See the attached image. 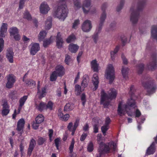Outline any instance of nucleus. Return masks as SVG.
<instances>
[{"label":"nucleus","instance_id":"52","mask_svg":"<svg viewBox=\"0 0 157 157\" xmlns=\"http://www.w3.org/2000/svg\"><path fill=\"white\" fill-rule=\"evenodd\" d=\"M93 144L92 142H90L88 145L87 150L89 152H91L93 150Z\"/></svg>","mask_w":157,"mask_h":157},{"label":"nucleus","instance_id":"33","mask_svg":"<svg viewBox=\"0 0 157 157\" xmlns=\"http://www.w3.org/2000/svg\"><path fill=\"white\" fill-rule=\"evenodd\" d=\"M119 49V46H117L113 51H111L110 52L111 56L112 59L113 60L115 59L116 54L118 51Z\"/></svg>","mask_w":157,"mask_h":157},{"label":"nucleus","instance_id":"13","mask_svg":"<svg viewBox=\"0 0 157 157\" xmlns=\"http://www.w3.org/2000/svg\"><path fill=\"white\" fill-rule=\"evenodd\" d=\"M14 53L11 48H8L6 50V57L8 61L11 63L13 62Z\"/></svg>","mask_w":157,"mask_h":157},{"label":"nucleus","instance_id":"39","mask_svg":"<svg viewBox=\"0 0 157 157\" xmlns=\"http://www.w3.org/2000/svg\"><path fill=\"white\" fill-rule=\"evenodd\" d=\"M75 38V36L73 34H72L68 36L66 41L67 43H70L74 41Z\"/></svg>","mask_w":157,"mask_h":157},{"label":"nucleus","instance_id":"37","mask_svg":"<svg viewBox=\"0 0 157 157\" xmlns=\"http://www.w3.org/2000/svg\"><path fill=\"white\" fill-rule=\"evenodd\" d=\"M10 97L12 99H17L18 97L17 92L15 91L10 92L9 94Z\"/></svg>","mask_w":157,"mask_h":157},{"label":"nucleus","instance_id":"28","mask_svg":"<svg viewBox=\"0 0 157 157\" xmlns=\"http://www.w3.org/2000/svg\"><path fill=\"white\" fill-rule=\"evenodd\" d=\"M151 37L157 40V25H153L151 27Z\"/></svg>","mask_w":157,"mask_h":157},{"label":"nucleus","instance_id":"35","mask_svg":"<svg viewBox=\"0 0 157 157\" xmlns=\"http://www.w3.org/2000/svg\"><path fill=\"white\" fill-rule=\"evenodd\" d=\"M53 103L51 101H49L46 104L45 103V109H49L50 110L53 109Z\"/></svg>","mask_w":157,"mask_h":157},{"label":"nucleus","instance_id":"11","mask_svg":"<svg viewBox=\"0 0 157 157\" xmlns=\"http://www.w3.org/2000/svg\"><path fill=\"white\" fill-rule=\"evenodd\" d=\"M7 82L6 87L8 88H11L13 86L16 81V77L13 74H9L7 76Z\"/></svg>","mask_w":157,"mask_h":157},{"label":"nucleus","instance_id":"64","mask_svg":"<svg viewBox=\"0 0 157 157\" xmlns=\"http://www.w3.org/2000/svg\"><path fill=\"white\" fill-rule=\"evenodd\" d=\"M75 90L79 93H80L81 92V87L79 85H76L75 86Z\"/></svg>","mask_w":157,"mask_h":157},{"label":"nucleus","instance_id":"6","mask_svg":"<svg viewBox=\"0 0 157 157\" xmlns=\"http://www.w3.org/2000/svg\"><path fill=\"white\" fill-rule=\"evenodd\" d=\"M91 0H83L82 6V9L85 13L90 12L91 14H94L96 12L95 8L90 7Z\"/></svg>","mask_w":157,"mask_h":157},{"label":"nucleus","instance_id":"3","mask_svg":"<svg viewBox=\"0 0 157 157\" xmlns=\"http://www.w3.org/2000/svg\"><path fill=\"white\" fill-rule=\"evenodd\" d=\"M101 103L103 105L105 108L107 107L109 105L110 100L116 98L117 92L115 89H111L108 91V95L103 90H101Z\"/></svg>","mask_w":157,"mask_h":157},{"label":"nucleus","instance_id":"15","mask_svg":"<svg viewBox=\"0 0 157 157\" xmlns=\"http://www.w3.org/2000/svg\"><path fill=\"white\" fill-rule=\"evenodd\" d=\"M157 67L156 57L155 55L152 57V59L147 64V67L149 69L152 70L155 69Z\"/></svg>","mask_w":157,"mask_h":157},{"label":"nucleus","instance_id":"27","mask_svg":"<svg viewBox=\"0 0 157 157\" xmlns=\"http://www.w3.org/2000/svg\"><path fill=\"white\" fill-rule=\"evenodd\" d=\"M91 68L95 72H98V71L99 64L96 59L93 60L90 63Z\"/></svg>","mask_w":157,"mask_h":157},{"label":"nucleus","instance_id":"40","mask_svg":"<svg viewBox=\"0 0 157 157\" xmlns=\"http://www.w3.org/2000/svg\"><path fill=\"white\" fill-rule=\"evenodd\" d=\"M52 26V21L51 19L47 20L45 23V28L46 29H49Z\"/></svg>","mask_w":157,"mask_h":157},{"label":"nucleus","instance_id":"26","mask_svg":"<svg viewBox=\"0 0 157 157\" xmlns=\"http://www.w3.org/2000/svg\"><path fill=\"white\" fill-rule=\"evenodd\" d=\"M35 106L36 109L41 112L45 109V103L42 101L39 103L36 102Z\"/></svg>","mask_w":157,"mask_h":157},{"label":"nucleus","instance_id":"58","mask_svg":"<svg viewBox=\"0 0 157 157\" xmlns=\"http://www.w3.org/2000/svg\"><path fill=\"white\" fill-rule=\"evenodd\" d=\"M121 39L123 45H124L126 43L127 41V39L126 37L124 35H122L121 36Z\"/></svg>","mask_w":157,"mask_h":157},{"label":"nucleus","instance_id":"1","mask_svg":"<svg viewBox=\"0 0 157 157\" xmlns=\"http://www.w3.org/2000/svg\"><path fill=\"white\" fill-rule=\"evenodd\" d=\"M135 91L134 87L133 86H131L129 92V94L131 95V99L128 100L126 104L123 105L122 106L121 103H119L117 111L120 116H121L124 115L125 112H128V110H130L131 108H135L136 107L135 100L132 99L133 95Z\"/></svg>","mask_w":157,"mask_h":157},{"label":"nucleus","instance_id":"29","mask_svg":"<svg viewBox=\"0 0 157 157\" xmlns=\"http://www.w3.org/2000/svg\"><path fill=\"white\" fill-rule=\"evenodd\" d=\"M73 3L74 8L75 10L79 9L82 7L80 0H73Z\"/></svg>","mask_w":157,"mask_h":157},{"label":"nucleus","instance_id":"63","mask_svg":"<svg viewBox=\"0 0 157 157\" xmlns=\"http://www.w3.org/2000/svg\"><path fill=\"white\" fill-rule=\"evenodd\" d=\"M81 99L82 101V105H84L86 102V95L85 94H82Z\"/></svg>","mask_w":157,"mask_h":157},{"label":"nucleus","instance_id":"5","mask_svg":"<svg viewBox=\"0 0 157 157\" xmlns=\"http://www.w3.org/2000/svg\"><path fill=\"white\" fill-rule=\"evenodd\" d=\"M106 6V5L105 4H103L102 6L101 9L103 12L101 15L100 20L96 29V32L97 33H100L101 31L103 24L106 18V15L105 12V10Z\"/></svg>","mask_w":157,"mask_h":157},{"label":"nucleus","instance_id":"44","mask_svg":"<svg viewBox=\"0 0 157 157\" xmlns=\"http://www.w3.org/2000/svg\"><path fill=\"white\" fill-rule=\"evenodd\" d=\"M24 18L27 19L29 20H30L31 19V15L28 11H26L24 13Z\"/></svg>","mask_w":157,"mask_h":157},{"label":"nucleus","instance_id":"20","mask_svg":"<svg viewBox=\"0 0 157 157\" xmlns=\"http://www.w3.org/2000/svg\"><path fill=\"white\" fill-rule=\"evenodd\" d=\"M63 41L61 38L60 33H58L56 36V46L58 48H61L63 47Z\"/></svg>","mask_w":157,"mask_h":157},{"label":"nucleus","instance_id":"57","mask_svg":"<svg viewBox=\"0 0 157 157\" xmlns=\"http://www.w3.org/2000/svg\"><path fill=\"white\" fill-rule=\"evenodd\" d=\"M60 142V139L58 138H56L55 140V143L56 146L57 150L59 149V145Z\"/></svg>","mask_w":157,"mask_h":157},{"label":"nucleus","instance_id":"21","mask_svg":"<svg viewBox=\"0 0 157 157\" xmlns=\"http://www.w3.org/2000/svg\"><path fill=\"white\" fill-rule=\"evenodd\" d=\"M156 148L155 142H153L150 146L147 148L146 152V155H147L153 154L155 152Z\"/></svg>","mask_w":157,"mask_h":157},{"label":"nucleus","instance_id":"30","mask_svg":"<svg viewBox=\"0 0 157 157\" xmlns=\"http://www.w3.org/2000/svg\"><path fill=\"white\" fill-rule=\"evenodd\" d=\"M74 107V104L71 103H67L64 107V110L65 111H69L72 110Z\"/></svg>","mask_w":157,"mask_h":157},{"label":"nucleus","instance_id":"42","mask_svg":"<svg viewBox=\"0 0 157 157\" xmlns=\"http://www.w3.org/2000/svg\"><path fill=\"white\" fill-rule=\"evenodd\" d=\"M144 69V65L141 63L137 67V70L139 74L142 73Z\"/></svg>","mask_w":157,"mask_h":157},{"label":"nucleus","instance_id":"7","mask_svg":"<svg viewBox=\"0 0 157 157\" xmlns=\"http://www.w3.org/2000/svg\"><path fill=\"white\" fill-rule=\"evenodd\" d=\"M143 86L147 90V94H150L154 93L156 88L155 84L151 80H145L142 82Z\"/></svg>","mask_w":157,"mask_h":157},{"label":"nucleus","instance_id":"9","mask_svg":"<svg viewBox=\"0 0 157 157\" xmlns=\"http://www.w3.org/2000/svg\"><path fill=\"white\" fill-rule=\"evenodd\" d=\"M114 69L113 65L111 64H108L107 67L105 76L107 79L109 80L110 83L113 82L114 79Z\"/></svg>","mask_w":157,"mask_h":157},{"label":"nucleus","instance_id":"25","mask_svg":"<svg viewBox=\"0 0 157 157\" xmlns=\"http://www.w3.org/2000/svg\"><path fill=\"white\" fill-rule=\"evenodd\" d=\"M5 33L0 30V52H1L4 48V40L3 37L5 36L4 33Z\"/></svg>","mask_w":157,"mask_h":157},{"label":"nucleus","instance_id":"10","mask_svg":"<svg viewBox=\"0 0 157 157\" xmlns=\"http://www.w3.org/2000/svg\"><path fill=\"white\" fill-rule=\"evenodd\" d=\"M92 25L91 22L89 20L85 21L82 24L81 28L82 30L85 32H88L91 29Z\"/></svg>","mask_w":157,"mask_h":157},{"label":"nucleus","instance_id":"43","mask_svg":"<svg viewBox=\"0 0 157 157\" xmlns=\"http://www.w3.org/2000/svg\"><path fill=\"white\" fill-rule=\"evenodd\" d=\"M25 83L27 85L30 86H34L36 84L35 82L31 79L27 80V81H26Z\"/></svg>","mask_w":157,"mask_h":157},{"label":"nucleus","instance_id":"14","mask_svg":"<svg viewBox=\"0 0 157 157\" xmlns=\"http://www.w3.org/2000/svg\"><path fill=\"white\" fill-rule=\"evenodd\" d=\"M50 10V8L46 2H44L41 4L40 6V11L41 13L46 14Z\"/></svg>","mask_w":157,"mask_h":157},{"label":"nucleus","instance_id":"59","mask_svg":"<svg viewBox=\"0 0 157 157\" xmlns=\"http://www.w3.org/2000/svg\"><path fill=\"white\" fill-rule=\"evenodd\" d=\"M72 126L73 123L72 122H70L69 123L67 126L68 129L71 132H73V127H72Z\"/></svg>","mask_w":157,"mask_h":157},{"label":"nucleus","instance_id":"60","mask_svg":"<svg viewBox=\"0 0 157 157\" xmlns=\"http://www.w3.org/2000/svg\"><path fill=\"white\" fill-rule=\"evenodd\" d=\"M69 117L70 116L68 114H66L64 115H63L61 120L64 121H67L69 119Z\"/></svg>","mask_w":157,"mask_h":157},{"label":"nucleus","instance_id":"32","mask_svg":"<svg viewBox=\"0 0 157 157\" xmlns=\"http://www.w3.org/2000/svg\"><path fill=\"white\" fill-rule=\"evenodd\" d=\"M9 31L10 36L11 37L17 33H19L18 29L16 27H13L11 28L10 29Z\"/></svg>","mask_w":157,"mask_h":157},{"label":"nucleus","instance_id":"2","mask_svg":"<svg viewBox=\"0 0 157 157\" xmlns=\"http://www.w3.org/2000/svg\"><path fill=\"white\" fill-rule=\"evenodd\" d=\"M102 137L101 134H98V135L97 141L99 144V147L98 149V154L97 155L96 157H103L104 154L109 152L110 149H113L114 151L116 150L117 145L115 143L111 142L105 144L102 142H100L102 140Z\"/></svg>","mask_w":157,"mask_h":157},{"label":"nucleus","instance_id":"17","mask_svg":"<svg viewBox=\"0 0 157 157\" xmlns=\"http://www.w3.org/2000/svg\"><path fill=\"white\" fill-rule=\"evenodd\" d=\"M25 121L24 119H21L18 121L17 125V130L19 132V133L21 134L23 131L24 128Z\"/></svg>","mask_w":157,"mask_h":157},{"label":"nucleus","instance_id":"49","mask_svg":"<svg viewBox=\"0 0 157 157\" xmlns=\"http://www.w3.org/2000/svg\"><path fill=\"white\" fill-rule=\"evenodd\" d=\"M89 81L88 79L86 78H84L82 83V86L85 87L87 86L88 85Z\"/></svg>","mask_w":157,"mask_h":157},{"label":"nucleus","instance_id":"56","mask_svg":"<svg viewBox=\"0 0 157 157\" xmlns=\"http://www.w3.org/2000/svg\"><path fill=\"white\" fill-rule=\"evenodd\" d=\"M26 0H20L19 2V8L20 9H22L23 8L25 2Z\"/></svg>","mask_w":157,"mask_h":157},{"label":"nucleus","instance_id":"18","mask_svg":"<svg viewBox=\"0 0 157 157\" xmlns=\"http://www.w3.org/2000/svg\"><path fill=\"white\" fill-rule=\"evenodd\" d=\"M56 73L59 76H62L64 74V69L63 66L60 65H58L56 66L55 71Z\"/></svg>","mask_w":157,"mask_h":157},{"label":"nucleus","instance_id":"61","mask_svg":"<svg viewBox=\"0 0 157 157\" xmlns=\"http://www.w3.org/2000/svg\"><path fill=\"white\" fill-rule=\"evenodd\" d=\"M12 37H13L16 40H19L21 39L20 36L18 33H17L14 36H12Z\"/></svg>","mask_w":157,"mask_h":157},{"label":"nucleus","instance_id":"53","mask_svg":"<svg viewBox=\"0 0 157 157\" xmlns=\"http://www.w3.org/2000/svg\"><path fill=\"white\" fill-rule=\"evenodd\" d=\"M51 42L50 39L45 40L44 41L43 46L44 47H47Z\"/></svg>","mask_w":157,"mask_h":157},{"label":"nucleus","instance_id":"4","mask_svg":"<svg viewBox=\"0 0 157 157\" xmlns=\"http://www.w3.org/2000/svg\"><path fill=\"white\" fill-rule=\"evenodd\" d=\"M68 13L67 5L62 4L59 6L53 13V15L59 19L63 21L67 17Z\"/></svg>","mask_w":157,"mask_h":157},{"label":"nucleus","instance_id":"12","mask_svg":"<svg viewBox=\"0 0 157 157\" xmlns=\"http://www.w3.org/2000/svg\"><path fill=\"white\" fill-rule=\"evenodd\" d=\"M30 48V54L34 56L40 50L39 44L36 43H32L29 46Z\"/></svg>","mask_w":157,"mask_h":157},{"label":"nucleus","instance_id":"50","mask_svg":"<svg viewBox=\"0 0 157 157\" xmlns=\"http://www.w3.org/2000/svg\"><path fill=\"white\" fill-rule=\"evenodd\" d=\"M79 23V21L78 19L75 20L73 23L72 28L74 29H77Z\"/></svg>","mask_w":157,"mask_h":157},{"label":"nucleus","instance_id":"51","mask_svg":"<svg viewBox=\"0 0 157 157\" xmlns=\"http://www.w3.org/2000/svg\"><path fill=\"white\" fill-rule=\"evenodd\" d=\"M46 140L45 138L41 137H40L38 138L37 140L38 144L39 145H42Z\"/></svg>","mask_w":157,"mask_h":157},{"label":"nucleus","instance_id":"34","mask_svg":"<svg viewBox=\"0 0 157 157\" xmlns=\"http://www.w3.org/2000/svg\"><path fill=\"white\" fill-rule=\"evenodd\" d=\"M47 34L46 32L45 31H41L38 35V40L39 41H41L46 36Z\"/></svg>","mask_w":157,"mask_h":157},{"label":"nucleus","instance_id":"48","mask_svg":"<svg viewBox=\"0 0 157 157\" xmlns=\"http://www.w3.org/2000/svg\"><path fill=\"white\" fill-rule=\"evenodd\" d=\"M72 60L71 59L70 56L68 55H66L65 56V62L66 63L67 65L69 64V63Z\"/></svg>","mask_w":157,"mask_h":157},{"label":"nucleus","instance_id":"23","mask_svg":"<svg viewBox=\"0 0 157 157\" xmlns=\"http://www.w3.org/2000/svg\"><path fill=\"white\" fill-rule=\"evenodd\" d=\"M92 81L94 86V90H96L98 88L99 83V78L97 74H94V75L92 79Z\"/></svg>","mask_w":157,"mask_h":157},{"label":"nucleus","instance_id":"46","mask_svg":"<svg viewBox=\"0 0 157 157\" xmlns=\"http://www.w3.org/2000/svg\"><path fill=\"white\" fill-rule=\"evenodd\" d=\"M7 24L3 23L1 28L0 31L6 32L7 30Z\"/></svg>","mask_w":157,"mask_h":157},{"label":"nucleus","instance_id":"24","mask_svg":"<svg viewBox=\"0 0 157 157\" xmlns=\"http://www.w3.org/2000/svg\"><path fill=\"white\" fill-rule=\"evenodd\" d=\"M79 47L77 44L71 43L68 46V49L71 53H75L78 50Z\"/></svg>","mask_w":157,"mask_h":157},{"label":"nucleus","instance_id":"19","mask_svg":"<svg viewBox=\"0 0 157 157\" xmlns=\"http://www.w3.org/2000/svg\"><path fill=\"white\" fill-rule=\"evenodd\" d=\"M36 144V141L33 139H31L30 142L27 154L29 156L31 155Z\"/></svg>","mask_w":157,"mask_h":157},{"label":"nucleus","instance_id":"38","mask_svg":"<svg viewBox=\"0 0 157 157\" xmlns=\"http://www.w3.org/2000/svg\"><path fill=\"white\" fill-rule=\"evenodd\" d=\"M28 98V96H24L23 97H21L19 100V105H20L21 106H23L26 100Z\"/></svg>","mask_w":157,"mask_h":157},{"label":"nucleus","instance_id":"45","mask_svg":"<svg viewBox=\"0 0 157 157\" xmlns=\"http://www.w3.org/2000/svg\"><path fill=\"white\" fill-rule=\"evenodd\" d=\"M75 143V140L74 139H73L72 140L71 144L69 147V151H70V153H71L73 152Z\"/></svg>","mask_w":157,"mask_h":157},{"label":"nucleus","instance_id":"55","mask_svg":"<svg viewBox=\"0 0 157 157\" xmlns=\"http://www.w3.org/2000/svg\"><path fill=\"white\" fill-rule=\"evenodd\" d=\"M124 2V0H121L120 1V6L117 7V10L119 11L122 8Z\"/></svg>","mask_w":157,"mask_h":157},{"label":"nucleus","instance_id":"22","mask_svg":"<svg viewBox=\"0 0 157 157\" xmlns=\"http://www.w3.org/2000/svg\"><path fill=\"white\" fill-rule=\"evenodd\" d=\"M2 105L3 109L2 114V116H6L9 113V106L7 102H5Z\"/></svg>","mask_w":157,"mask_h":157},{"label":"nucleus","instance_id":"47","mask_svg":"<svg viewBox=\"0 0 157 157\" xmlns=\"http://www.w3.org/2000/svg\"><path fill=\"white\" fill-rule=\"evenodd\" d=\"M79 123V121L77 120L75 123H74V125L73 127V132L71 133V135H73L75 133V131L77 128L78 126Z\"/></svg>","mask_w":157,"mask_h":157},{"label":"nucleus","instance_id":"41","mask_svg":"<svg viewBox=\"0 0 157 157\" xmlns=\"http://www.w3.org/2000/svg\"><path fill=\"white\" fill-rule=\"evenodd\" d=\"M58 76V75L56 73L55 71H53L50 75V80L51 81H55Z\"/></svg>","mask_w":157,"mask_h":157},{"label":"nucleus","instance_id":"16","mask_svg":"<svg viewBox=\"0 0 157 157\" xmlns=\"http://www.w3.org/2000/svg\"><path fill=\"white\" fill-rule=\"evenodd\" d=\"M38 84L37 87V94L38 95V97L40 98H41L44 97L46 95V88L45 87H44L40 89V86L39 85L40 82L38 81Z\"/></svg>","mask_w":157,"mask_h":157},{"label":"nucleus","instance_id":"36","mask_svg":"<svg viewBox=\"0 0 157 157\" xmlns=\"http://www.w3.org/2000/svg\"><path fill=\"white\" fill-rule=\"evenodd\" d=\"M44 120V117L42 114H39L36 118V121L37 123H41Z\"/></svg>","mask_w":157,"mask_h":157},{"label":"nucleus","instance_id":"8","mask_svg":"<svg viewBox=\"0 0 157 157\" xmlns=\"http://www.w3.org/2000/svg\"><path fill=\"white\" fill-rule=\"evenodd\" d=\"M137 10H135L133 8H131L130 11L131 12V14L130 16V21L133 25L136 24L138 20L139 11L142 8V5L139 6Z\"/></svg>","mask_w":157,"mask_h":157},{"label":"nucleus","instance_id":"54","mask_svg":"<svg viewBox=\"0 0 157 157\" xmlns=\"http://www.w3.org/2000/svg\"><path fill=\"white\" fill-rule=\"evenodd\" d=\"M109 125L105 124L101 128V130L102 132L105 133L109 129Z\"/></svg>","mask_w":157,"mask_h":157},{"label":"nucleus","instance_id":"62","mask_svg":"<svg viewBox=\"0 0 157 157\" xmlns=\"http://www.w3.org/2000/svg\"><path fill=\"white\" fill-rule=\"evenodd\" d=\"M87 134L86 133H83L81 136L80 138V140L81 141H84L87 136Z\"/></svg>","mask_w":157,"mask_h":157},{"label":"nucleus","instance_id":"31","mask_svg":"<svg viewBox=\"0 0 157 157\" xmlns=\"http://www.w3.org/2000/svg\"><path fill=\"white\" fill-rule=\"evenodd\" d=\"M129 69L126 67H122L121 70V72L123 77L125 78H127L128 77V73Z\"/></svg>","mask_w":157,"mask_h":157}]
</instances>
